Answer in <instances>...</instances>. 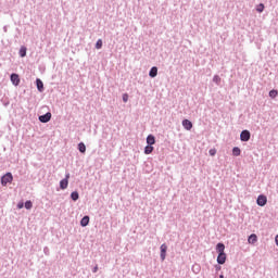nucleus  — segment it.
<instances>
[{
  "label": "nucleus",
  "mask_w": 278,
  "mask_h": 278,
  "mask_svg": "<svg viewBox=\"0 0 278 278\" xmlns=\"http://www.w3.org/2000/svg\"><path fill=\"white\" fill-rule=\"evenodd\" d=\"M12 181H14V176L10 172H8L5 175L1 177L2 186H8V184H12Z\"/></svg>",
  "instance_id": "f257e3e1"
},
{
  "label": "nucleus",
  "mask_w": 278,
  "mask_h": 278,
  "mask_svg": "<svg viewBox=\"0 0 278 278\" xmlns=\"http://www.w3.org/2000/svg\"><path fill=\"white\" fill-rule=\"evenodd\" d=\"M266 203H268V198L264 194H260L256 199V204L258 205V207H264Z\"/></svg>",
  "instance_id": "f03ea898"
},
{
  "label": "nucleus",
  "mask_w": 278,
  "mask_h": 278,
  "mask_svg": "<svg viewBox=\"0 0 278 278\" xmlns=\"http://www.w3.org/2000/svg\"><path fill=\"white\" fill-rule=\"evenodd\" d=\"M240 140L241 142H249L251 140V131L249 130H242L240 134Z\"/></svg>",
  "instance_id": "7ed1b4c3"
},
{
  "label": "nucleus",
  "mask_w": 278,
  "mask_h": 278,
  "mask_svg": "<svg viewBox=\"0 0 278 278\" xmlns=\"http://www.w3.org/2000/svg\"><path fill=\"white\" fill-rule=\"evenodd\" d=\"M160 251L161 262H164V260H166V251H168V245H166V243L161 244Z\"/></svg>",
  "instance_id": "20e7f679"
},
{
  "label": "nucleus",
  "mask_w": 278,
  "mask_h": 278,
  "mask_svg": "<svg viewBox=\"0 0 278 278\" xmlns=\"http://www.w3.org/2000/svg\"><path fill=\"white\" fill-rule=\"evenodd\" d=\"M10 80L13 86H18L21 84V77L16 73L11 74Z\"/></svg>",
  "instance_id": "39448f33"
},
{
  "label": "nucleus",
  "mask_w": 278,
  "mask_h": 278,
  "mask_svg": "<svg viewBox=\"0 0 278 278\" xmlns=\"http://www.w3.org/2000/svg\"><path fill=\"white\" fill-rule=\"evenodd\" d=\"M227 262V254L224 253H218L217 255V264L223 265Z\"/></svg>",
  "instance_id": "423d86ee"
},
{
  "label": "nucleus",
  "mask_w": 278,
  "mask_h": 278,
  "mask_svg": "<svg viewBox=\"0 0 278 278\" xmlns=\"http://www.w3.org/2000/svg\"><path fill=\"white\" fill-rule=\"evenodd\" d=\"M49 121H51V112H47L46 114L39 116L40 123H49Z\"/></svg>",
  "instance_id": "0eeeda50"
},
{
  "label": "nucleus",
  "mask_w": 278,
  "mask_h": 278,
  "mask_svg": "<svg viewBox=\"0 0 278 278\" xmlns=\"http://www.w3.org/2000/svg\"><path fill=\"white\" fill-rule=\"evenodd\" d=\"M182 127L187 131H190L192 129V127H193L192 122H190V119H184L182 121Z\"/></svg>",
  "instance_id": "6e6552de"
},
{
  "label": "nucleus",
  "mask_w": 278,
  "mask_h": 278,
  "mask_svg": "<svg viewBox=\"0 0 278 278\" xmlns=\"http://www.w3.org/2000/svg\"><path fill=\"white\" fill-rule=\"evenodd\" d=\"M88 225H90V216L85 215V216L80 219V227H88Z\"/></svg>",
  "instance_id": "1a4fd4ad"
},
{
  "label": "nucleus",
  "mask_w": 278,
  "mask_h": 278,
  "mask_svg": "<svg viewBox=\"0 0 278 278\" xmlns=\"http://www.w3.org/2000/svg\"><path fill=\"white\" fill-rule=\"evenodd\" d=\"M36 87L39 92H42L45 90V84L41 81L40 78L36 79Z\"/></svg>",
  "instance_id": "9d476101"
},
{
  "label": "nucleus",
  "mask_w": 278,
  "mask_h": 278,
  "mask_svg": "<svg viewBox=\"0 0 278 278\" xmlns=\"http://www.w3.org/2000/svg\"><path fill=\"white\" fill-rule=\"evenodd\" d=\"M149 77L155 78L157 77V66H152L150 72H149Z\"/></svg>",
  "instance_id": "9b49d317"
},
{
  "label": "nucleus",
  "mask_w": 278,
  "mask_h": 278,
  "mask_svg": "<svg viewBox=\"0 0 278 278\" xmlns=\"http://www.w3.org/2000/svg\"><path fill=\"white\" fill-rule=\"evenodd\" d=\"M248 242L249 244H255V242H257V235L255 233L250 235L248 238Z\"/></svg>",
  "instance_id": "f8f14e48"
},
{
  "label": "nucleus",
  "mask_w": 278,
  "mask_h": 278,
  "mask_svg": "<svg viewBox=\"0 0 278 278\" xmlns=\"http://www.w3.org/2000/svg\"><path fill=\"white\" fill-rule=\"evenodd\" d=\"M216 252L217 253H225V243L219 242L216 244Z\"/></svg>",
  "instance_id": "ddd939ff"
},
{
  "label": "nucleus",
  "mask_w": 278,
  "mask_h": 278,
  "mask_svg": "<svg viewBox=\"0 0 278 278\" xmlns=\"http://www.w3.org/2000/svg\"><path fill=\"white\" fill-rule=\"evenodd\" d=\"M60 188H61V190H66L67 188H68V180H66V179H62L61 181H60Z\"/></svg>",
  "instance_id": "4468645a"
},
{
  "label": "nucleus",
  "mask_w": 278,
  "mask_h": 278,
  "mask_svg": "<svg viewBox=\"0 0 278 278\" xmlns=\"http://www.w3.org/2000/svg\"><path fill=\"white\" fill-rule=\"evenodd\" d=\"M147 144H150V146L155 144V136L149 135V136L147 137Z\"/></svg>",
  "instance_id": "2eb2a0df"
},
{
  "label": "nucleus",
  "mask_w": 278,
  "mask_h": 278,
  "mask_svg": "<svg viewBox=\"0 0 278 278\" xmlns=\"http://www.w3.org/2000/svg\"><path fill=\"white\" fill-rule=\"evenodd\" d=\"M151 153H153V146H150V144L146 146L144 154L146 155H151Z\"/></svg>",
  "instance_id": "dca6fc26"
},
{
  "label": "nucleus",
  "mask_w": 278,
  "mask_h": 278,
  "mask_svg": "<svg viewBox=\"0 0 278 278\" xmlns=\"http://www.w3.org/2000/svg\"><path fill=\"white\" fill-rule=\"evenodd\" d=\"M18 55H20V58H25V55H27V48L26 47H22L20 49Z\"/></svg>",
  "instance_id": "f3484780"
},
{
  "label": "nucleus",
  "mask_w": 278,
  "mask_h": 278,
  "mask_svg": "<svg viewBox=\"0 0 278 278\" xmlns=\"http://www.w3.org/2000/svg\"><path fill=\"white\" fill-rule=\"evenodd\" d=\"M78 151L80 153H86V143L85 142H79L78 143Z\"/></svg>",
  "instance_id": "a211bd4d"
},
{
  "label": "nucleus",
  "mask_w": 278,
  "mask_h": 278,
  "mask_svg": "<svg viewBox=\"0 0 278 278\" xmlns=\"http://www.w3.org/2000/svg\"><path fill=\"white\" fill-rule=\"evenodd\" d=\"M71 199H72V201H79V192L73 191L71 193Z\"/></svg>",
  "instance_id": "6ab92c4d"
},
{
  "label": "nucleus",
  "mask_w": 278,
  "mask_h": 278,
  "mask_svg": "<svg viewBox=\"0 0 278 278\" xmlns=\"http://www.w3.org/2000/svg\"><path fill=\"white\" fill-rule=\"evenodd\" d=\"M240 153H242L240 148H238V147L232 148V155H235V157H238L240 155Z\"/></svg>",
  "instance_id": "aec40b11"
},
{
  "label": "nucleus",
  "mask_w": 278,
  "mask_h": 278,
  "mask_svg": "<svg viewBox=\"0 0 278 278\" xmlns=\"http://www.w3.org/2000/svg\"><path fill=\"white\" fill-rule=\"evenodd\" d=\"M25 210H31V207H34V203L31 202V200H27L24 204Z\"/></svg>",
  "instance_id": "412c9836"
},
{
  "label": "nucleus",
  "mask_w": 278,
  "mask_h": 278,
  "mask_svg": "<svg viewBox=\"0 0 278 278\" xmlns=\"http://www.w3.org/2000/svg\"><path fill=\"white\" fill-rule=\"evenodd\" d=\"M213 83L216 84V86H220V76L214 75Z\"/></svg>",
  "instance_id": "4be33fe9"
},
{
  "label": "nucleus",
  "mask_w": 278,
  "mask_h": 278,
  "mask_svg": "<svg viewBox=\"0 0 278 278\" xmlns=\"http://www.w3.org/2000/svg\"><path fill=\"white\" fill-rule=\"evenodd\" d=\"M277 94H278V91L275 90V89H273V90L269 91V97H270V99H275V97H277Z\"/></svg>",
  "instance_id": "5701e85b"
},
{
  "label": "nucleus",
  "mask_w": 278,
  "mask_h": 278,
  "mask_svg": "<svg viewBox=\"0 0 278 278\" xmlns=\"http://www.w3.org/2000/svg\"><path fill=\"white\" fill-rule=\"evenodd\" d=\"M256 12H258V13L264 12V3H260V4L256 7Z\"/></svg>",
  "instance_id": "b1692460"
},
{
  "label": "nucleus",
  "mask_w": 278,
  "mask_h": 278,
  "mask_svg": "<svg viewBox=\"0 0 278 278\" xmlns=\"http://www.w3.org/2000/svg\"><path fill=\"white\" fill-rule=\"evenodd\" d=\"M101 47H103V40L98 39L96 42V49H101Z\"/></svg>",
  "instance_id": "393cba45"
},
{
  "label": "nucleus",
  "mask_w": 278,
  "mask_h": 278,
  "mask_svg": "<svg viewBox=\"0 0 278 278\" xmlns=\"http://www.w3.org/2000/svg\"><path fill=\"white\" fill-rule=\"evenodd\" d=\"M208 155H211L212 157H214V155H216V149H211L208 151Z\"/></svg>",
  "instance_id": "a878e982"
},
{
  "label": "nucleus",
  "mask_w": 278,
  "mask_h": 278,
  "mask_svg": "<svg viewBox=\"0 0 278 278\" xmlns=\"http://www.w3.org/2000/svg\"><path fill=\"white\" fill-rule=\"evenodd\" d=\"M43 253H45V255H50L51 254V252L49 250V247L43 248Z\"/></svg>",
  "instance_id": "bb28decb"
},
{
  "label": "nucleus",
  "mask_w": 278,
  "mask_h": 278,
  "mask_svg": "<svg viewBox=\"0 0 278 278\" xmlns=\"http://www.w3.org/2000/svg\"><path fill=\"white\" fill-rule=\"evenodd\" d=\"M128 100H129V96H127V93L124 94V96H123V101H124V103H127Z\"/></svg>",
  "instance_id": "cd10ccee"
},
{
  "label": "nucleus",
  "mask_w": 278,
  "mask_h": 278,
  "mask_svg": "<svg viewBox=\"0 0 278 278\" xmlns=\"http://www.w3.org/2000/svg\"><path fill=\"white\" fill-rule=\"evenodd\" d=\"M63 179H66V181H68V179H71V174L70 173H66L65 174V177Z\"/></svg>",
  "instance_id": "c85d7f7f"
},
{
  "label": "nucleus",
  "mask_w": 278,
  "mask_h": 278,
  "mask_svg": "<svg viewBox=\"0 0 278 278\" xmlns=\"http://www.w3.org/2000/svg\"><path fill=\"white\" fill-rule=\"evenodd\" d=\"M222 269L220 264L215 265V270L218 273Z\"/></svg>",
  "instance_id": "c756f323"
},
{
  "label": "nucleus",
  "mask_w": 278,
  "mask_h": 278,
  "mask_svg": "<svg viewBox=\"0 0 278 278\" xmlns=\"http://www.w3.org/2000/svg\"><path fill=\"white\" fill-rule=\"evenodd\" d=\"M99 270V266H94L93 268H92V273H97Z\"/></svg>",
  "instance_id": "7c9ffc66"
},
{
  "label": "nucleus",
  "mask_w": 278,
  "mask_h": 278,
  "mask_svg": "<svg viewBox=\"0 0 278 278\" xmlns=\"http://www.w3.org/2000/svg\"><path fill=\"white\" fill-rule=\"evenodd\" d=\"M23 206H24L23 203H18V204H17V208H18V210H23Z\"/></svg>",
  "instance_id": "2f4dec72"
},
{
  "label": "nucleus",
  "mask_w": 278,
  "mask_h": 278,
  "mask_svg": "<svg viewBox=\"0 0 278 278\" xmlns=\"http://www.w3.org/2000/svg\"><path fill=\"white\" fill-rule=\"evenodd\" d=\"M192 270H193V273H195V274H198L199 273V270H201L199 267H197V269H194V266L192 267Z\"/></svg>",
  "instance_id": "473e14b6"
},
{
  "label": "nucleus",
  "mask_w": 278,
  "mask_h": 278,
  "mask_svg": "<svg viewBox=\"0 0 278 278\" xmlns=\"http://www.w3.org/2000/svg\"><path fill=\"white\" fill-rule=\"evenodd\" d=\"M3 31L7 34V31H8V26H4V27H3Z\"/></svg>",
  "instance_id": "72a5a7b5"
},
{
  "label": "nucleus",
  "mask_w": 278,
  "mask_h": 278,
  "mask_svg": "<svg viewBox=\"0 0 278 278\" xmlns=\"http://www.w3.org/2000/svg\"><path fill=\"white\" fill-rule=\"evenodd\" d=\"M219 278H225V275H223V274H222V275H219Z\"/></svg>",
  "instance_id": "f704fd0d"
},
{
  "label": "nucleus",
  "mask_w": 278,
  "mask_h": 278,
  "mask_svg": "<svg viewBox=\"0 0 278 278\" xmlns=\"http://www.w3.org/2000/svg\"><path fill=\"white\" fill-rule=\"evenodd\" d=\"M0 121H1V115H0Z\"/></svg>",
  "instance_id": "c9c22d12"
}]
</instances>
